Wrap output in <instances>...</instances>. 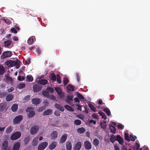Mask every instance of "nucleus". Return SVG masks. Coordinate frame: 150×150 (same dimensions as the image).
Here are the masks:
<instances>
[{
  "label": "nucleus",
  "instance_id": "34",
  "mask_svg": "<svg viewBox=\"0 0 150 150\" xmlns=\"http://www.w3.org/2000/svg\"><path fill=\"white\" fill-rule=\"evenodd\" d=\"M100 125L101 128L103 129L104 130H105L107 126L106 122L105 121H104L103 122H101L100 123Z\"/></svg>",
  "mask_w": 150,
  "mask_h": 150
},
{
  "label": "nucleus",
  "instance_id": "20",
  "mask_svg": "<svg viewBox=\"0 0 150 150\" xmlns=\"http://www.w3.org/2000/svg\"><path fill=\"white\" fill-rule=\"evenodd\" d=\"M21 143L19 142L15 143L13 145L12 150H18L20 147Z\"/></svg>",
  "mask_w": 150,
  "mask_h": 150
},
{
  "label": "nucleus",
  "instance_id": "62",
  "mask_svg": "<svg viewBox=\"0 0 150 150\" xmlns=\"http://www.w3.org/2000/svg\"><path fill=\"white\" fill-rule=\"evenodd\" d=\"M45 109L43 107H41L38 109V110L39 112H41L42 111Z\"/></svg>",
  "mask_w": 150,
  "mask_h": 150
},
{
  "label": "nucleus",
  "instance_id": "58",
  "mask_svg": "<svg viewBox=\"0 0 150 150\" xmlns=\"http://www.w3.org/2000/svg\"><path fill=\"white\" fill-rule=\"evenodd\" d=\"M55 115L57 116H59L60 115V112L58 110H55L54 112Z\"/></svg>",
  "mask_w": 150,
  "mask_h": 150
},
{
  "label": "nucleus",
  "instance_id": "23",
  "mask_svg": "<svg viewBox=\"0 0 150 150\" xmlns=\"http://www.w3.org/2000/svg\"><path fill=\"white\" fill-rule=\"evenodd\" d=\"M66 147L67 150H71L72 145L70 142L68 141L66 142Z\"/></svg>",
  "mask_w": 150,
  "mask_h": 150
},
{
  "label": "nucleus",
  "instance_id": "9",
  "mask_svg": "<svg viewBox=\"0 0 150 150\" xmlns=\"http://www.w3.org/2000/svg\"><path fill=\"white\" fill-rule=\"evenodd\" d=\"M55 90L60 98H62L64 96V94L62 93V89L61 88L56 87L55 88Z\"/></svg>",
  "mask_w": 150,
  "mask_h": 150
},
{
  "label": "nucleus",
  "instance_id": "12",
  "mask_svg": "<svg viewBox=\"0 0 150 150\" xmlns=\"http://www.w3.org/2000/svg\"><path fill=\"white\" fill-rule=\"evenodd\" d=\"M84 146L85 149L89 150L92 148V145L91 142L88 141H86L84 142Z\"/></svg>",
  "mask_w": 150,
  "mask_h": 150
},
{
  "label": "nucleus",
  "instance_id": "3",
  "mask_svg": "<svg viewBox=\"0 0 150 150\" xmlns=\"http://www.w3.org/2000/svg\"><path fill=\"white\" fill-rule=\"evenodd\" d=\"M12 53L10 51H5L3 52L1 56V58L3 59L5 58L10 57L12 56Z\"/></svg>",
  "mask_w": 150,
  "mask_h": 150
},
{
  "label": "nucleus",
  "instance_id": "26",
  "mask_svg": "<svg viewBox=\"0 0 150 150\" xmlns=\"http://www.w3.org/2000/svg\"><path fill=\"white\" fill-rule=\"evenodd\" d=\"M67 89L69 91H72L74 90V87L71 84H69L67 86Z\"/></svg>",
  "mask_w": 150,
  "mask_h": 150
},
{
  "label": "nucleus",
  "instance_id": "38",
  "mask_svg": "<svg viewBox=\"0 0 150 150\" xmlns=\"http://www.w3.org/2000/svg\"><path fill=\"white\" fill-rule=\"evenodd\" d=\"M5 72V69L4 67L1 65H0V75L3 74Z\"/></svg>",
  "mask_w": 150,
  "mask_h": 150
},
{
  "label": "nucleus",
  "instance_id": "42",
  "mask_svg": "<svg viewBox=\"0 0 150 150\" xmlns=\"http://www.w3.org/2000/svg\"><path fill=\"white\" fill-rule=\"evenodd\" d=\"M116 137L114 135H112L110 137V140L111 142L113 143L115 141H116Z\"/></svg>",
  "mask_w": 150,
  "mask_h": 150
},
{
  "label": "nucleus",
  "instance_id": "4",
  "mask_svg": "<svg viewBox=\"0 0 150 150\" xmlns=\"http://www.w3.org/2000/svg\"><path fill=\"white\" fill-rule=\"evenodd\" d=\"M19 62L20 60H18L15 61L9 60L6 61V64L8 67H11L16 65L18 62Z\"/></svg>",
  "mask_w": 150,
  "mask_h": 150
},
{
  "label": "nucleus",
  "instance_id": "52",
  "mask_svg": "<svg viewBox=\"0 0 150 150\" xmlns=\"http://www.w3.org/2000/svg\"><path fill=\"white\" fill-rule=\"evenodd\" d=\"M47 90L48 91L50 92V93H52L54 91V89L50 87H48L47 88Z\"/></svg>",
  "mask_w": 150,
  "mask_h": 150
},
{
  "label": "nucleus",
  "instance_id": "39",
  "mask_svg": "<svg viewBox=\"0 0 150 150\" xmlns=\"http://www.w3.org/2000/svg\"><path fill=\"white\" fill-rule=\"evenodd\" d=\"M33 80V78L31 75H28L26 76V81L29 82H31Z\"/></svg>",
  "mask_w": 150,
  "mask_h": 150
},
{
  "label": "nucleus",
  "instance_id": "11",
  "mask_svg": "<svg viewBox=\"0 0 150 150\" xmlns=\"http://www.w3.org/2000/svg\"><path fill=\"white\" fill-rule=\"evenodd\" d=\"M41 100L38 98H35L31 100L33 104L37 105L40 104L41 102Z\"/></svg>",
  "mask_w": 150,
  "mask_h": 150
},
{
  "label": "nucleus",
  "instance_id": "27",
  "mask_svg": "<svg viewBox=\"0 0 150 150\" xmlns=\"http://www.w3.org/2000/svg\"><path fill=\"white\" fill-rule=\"evenodd\" d=\"M109 127L111 132L115 134L116 132V129L115 127L111 124L109 125Z\"/></svg>",
  "mask_w": 150,
  "mask_h": 150
},
{
  "label": "nucleus",
  "instance_id": "22",
  "mask_svg": "<svg viewBox=\"0 0 150 150\" xmlns=\"http://www.w3.org/2000/svg\"><path fill=\"white\" fill-rule=\"evenodd\" d=\"M12 43V41L10 40H7L4 42V45L5 47L6 48H9V46Z\"/></svg>",
  "mask_w": 150,
  "mask_h": 150
},
{
  "label": "nucleus",
  "instance_id": "61",
  "mask_svg": "<svg viewBox=\"0 0 150 150\" xmlns=\"http://www.w3.org/2000/svg\"><path fill=\"white\" fill-rule=\"evenodd\" d=\"M74 101L75 103H78V104H79L80 103V100L77 97H75L74 98Z\"/></svg>",
  "mask_w": 150,
  "mask_h": 150
},
{
  "label": "nucleus",
  "instance_id": "51",
  "mask_svg": "<svg viewBox=\"0 0 150 150\" xmlns=\"http://www.w3.org/2000/svg\"><path fill=\"white\" fill-rule=\"evenodd\" d=\"M57 77V81L59 83H61V80L60 76L59 74H57L56 76Z\"/></svg>",
  "mask_w": 150,
  "mask_h": 150
},
{
  "label": "nucleus",
  "instance_id": "36",
  "mask_svg": "<svg viewBox=\"0 0 150 150\" xmlns=\"http://www.w3.org/2000/svg\"><path fill=\"white\" fill-rule=\"evenodd\" d=\"M50 79L53 81H56V76L55 74L54 73H52L50 76Z\"/></svg>",
  "mask_w": 150,
  "mask_h": 150
},
{
  "label": "nucleus",
  "instance_id": "53",
  "mask_svg": "<svg viewBox=\"0 0 150 150\" xmlns=\"http://www.w3.org/2000/svg\"><path fill=\"white\" fill-rule=\"evenodd\" d=\"M25 79V77L24 76H22V77L20 76H19L18 77V80L20 81H23Z\"/></svg>",
  "mask_w": 150,
  "mask_h": 150
},
{
  "label": "nucleus",
  "instance_id": "45",
  "mask_svg": "<svg viewBox=\"0 0 150 150\" xmlns=\"http://www.w3.org/2000/svg\"><path fill=\"white\" fill-rule=\"evenodd\" d=\"M124 137L125 140H126L128 142H129L130 141L128 133H125L124 134Z\"/></svg>",
  "mask_w": 150,
  "mask_h": 150
},
{
  "label": "nucleus",
  "instance_id": "31",
  "mask_svg": "<svg viewBox=\"0 0 150 150\" xmlns=\"http://www.w3.org/2000/svg\"><path fill=\"white\" fill-rule=\"evenodd\" d=\"M38 142V137H35L33 139L32 142V145L35 146L37 145Z\"/></svg>",
  "mask_w": 150,
  "mask_h": 150
},
{
  "label": "nucleus",
  "instance_id": "19",
  "mask_svg": "<svg viewBox=\"0 0 150 150\" xmlns=\"http://www.w3.org/2000/svg\"><path fill=\"white\" fill-rule=\"evenodd\" d=\"M48 81L45 79H43L40 80H39L38 81L37 83L40 85H45L47 84Z\"/></svg>",
  "mask_w": 150,
  "mask_h": 150
},
{
  "label": "nucleus",
  "instance_id": "8",
  "mask_svg": "<svg viewBox=\"0 0 150 150\" xmlns=\"http://www.w3.org/2000/svg\"><path fill=\"white\" fill-rule=\"evenodd\" d=\"M33 88L34 92H38L41 90L42 88V86L38 83L34 85Z\"/></svg>",
  "mask_w": 150,
  "mask_h": 150
},
{
  "label": "nucleus",
  "instance_id": "33",
  "mask_svg": "<svg viewBox=\"0 0 150 150\" xmlns=\"http://www.w3.org/2000/svg\"><path fill=\"white\" fill-rule=\"evenodd\" d=\"M64 108L67 110L68 111H74V109L73 108H72V107H71L70 106L66 105H64Z\"/></svg>",
  "mask_w": 150,
  "mask_h": 150
},
{
  "label": "nucleus",
  "instance_id": "32",
  "mask_svg": "<svg viewBox=\"0 0 150 150\" xmlns=\"http://www.w3.org/2000/svg\"><path fill=\"white\" fill-rule=\"evenodd\" d=\"M18 109V105L17 104H14L12 105L11 109L12 111L16 112Z\"/></svg>",
  "mask_w": 150,
  "mask_h": 150
},
{
  "label": "nucleus",
  "instance_id": "56",
  "mask_svg": "<svg viewBox=\"0 0 150 150\" xmlns=\"http://www.w3.org/2000/svg\"><path fill=\"white\" fill-rule=\"evenodd\" d=\"M11 33H16L17 32L16 29L13 27L11 29Z\"/></svg>",
  "mask_w": 150,
  "mask_h": 150
},
{
  "label": "nucleus",
  "instance_id": "30",
  "mask_svg": "<svg viewBox=\"0 0 150 150\" xmlns=\"http://www.w3.org/2000/svg\"><path fill=\"white\" fill-rule=\"evenodd\" d=\"M77 131L78 133L80 134H83L85 132L86 130L84 128L81 127L77 129Z\"/></svg>",
  "mask_w": 150,
  "mask_h": 150
},
{
  "label": "nucleus",
  "instance_id": "54",
  "mask_svg": "<svg viewBox=\"0 0 150 150\" xmlns=\"http://www.w3.org/2000/svg\"><path fill=\"white\" fill-rule=\"evenodd\" d=\"M30 140L29 137H27L25 138L24 139V142L25 144H27L28 142Z\"/></svg>",
  "mask_w": 150,
  "mask_h": 150
},
{
  "label": "nucleus",
  "instance_id": "16",
  "mask_svg": "<svg viewBox=\"0 0 150 150\" xmlns=\"http://www.w3.org/2000/svg\"><path fill=\"white\" fill-rule=\"evenodd\" d=\"M116 141H117L121 145L122 144L124 143L123 138L119 135H117L116 136Z\"/></svg>",
  "mask_w": 150,
  "mask_h": 150
},
{
  "label": "nucleus",
  "instance_id": "63",
  "mask_svg": "<svg viewBox=\"0 0 150 150\" xmlns=\"http://www.w3.org/2000/svg\"><path fill=\"white\" fill-rule=\"evenodd\" d=\"M118 128L119 129H122L124 128V126H123L122 124H119L118 125Z\"/></svg>",
  "mask_w": 150,
  "mask_h": 150
},
{
  "label": "nucleus",
  "instance_id": "59",
  "mask_svg": "<svg viewBox=\"0 0 150 150\" xmlns=\"http://www.w3.org/2000/svg\"><path fill=\"white\" fill-rule=\"evenodd\" d=\"M92 116L93 117L96 118L97 119H98V115L96 113H93L92 115Z\"/></svg>",
  "mask_w": 150,
  "mask_h": 150
},
{
  "label": "nucleus",
  "instance_id": "50",
  "mask_svg": "<svg viewBox=\"0 0 150 150\" xmlns=\"http://www.w3.org/2000/svg\"><path fill=\"white\" fill-rule=\"evenodd\" d=\"M42 94L44 96L46 97H48L49 96V93L46 91H42Z\"/></svg>",
  "mask_w": 150,
  "mask_h": 150
},
{
  "label": "nucleus",
  "instance_id": "46",
  "mask_svg": "<svg viewBox=\"0 0 150 150\" xmlns=\"http://www.w3.org/2000/svg\"><path fill=\"white\" fill-rule=\"evenodd\" d=\"M88 106L92 111L94 112L96 111V108L92 104L90 103L88 104Z\"/></svg>",
  "mask_w": 150,
  "mask_h": 150
},
{
  "label": "nucleus",
  "instance_id": "60",
  "mask_svg": "<svg viewBox=\"0 0 150 150\" xmlns=\"http://www.w3.org/2000/svg\"><path fill=\"white\" fill-rule=\"evenodd\" d=\"M30 97L29 95H28L26 96L24 98L25 100L26 101H28L29 100Z\"/></svg>",
  "mask_w": 150,
  "mask_h": 150
},
{
  "label": "nucleus",
  "instance_id": "29",
  "mask_svg": "<svg viewBox=\"0 0 150 150\" xmlns=\"http://www.w3.org/2000/svg\"><path fill=\"white\" fill-rule=\"evenodd\" d=\"M13 127L11 126L7 127L6 130V132L7 134L10 133L13 131Z\"/></svg>",
  "mask_w": 150,
  "mask_h": 150
},
{
  "label": "nucleus",
  "instance_id": "18",
  "mask_svg": "<svg viewBox=\"0 0 150 150\" xmlns=\"http://www.w3.org/2000/svg\"><path fill=\"white\" fill-rule=\"evenodd\" d=\"M51 138L53 140L55 139L58 137V134L56 131H53L50 134Z\"/></svg>",
  "mask_w": 150,
  "mask_h": 150
},
{
  "label": "nucleus",
  "instance_id": "41",
  "mask_svg": "<svg viewBox=\"0 0 150 150\" xmlns=\"http://www.w3.org/2000/svg\"><path fill=\"white\" fill-rule=\"evenodd\" d=\"M98 113L100 114V116L102 117V118L105 119H107V116L103 112L100 111Z\"/></svg>",
  "mask_w": 150,
  "mask_h": 150
},
{
  "label": "nucleus",
  "instance_id": "13",
  "mask_svg": "<svg viewBox=\"0 0 150 150\" xmlns=\"http://www.w3.org/2000/svg\"><path fill=\"white\" fill-rule=\"evenodd\" d=\"M8 145V142L7 141H4L2 143L1 147L2 150H10L7 149V147Z\"/></svg>",
  "mask_w": 150,
  "mask_h": 150
},
{
  "label": "nucleus",
  "instance_id": "57",
  "mask_svg": "<svg viewBox=\"0 0 150 150\" xmlns=\"http://www.w3.org/2000/svg\"><path fill=\"white\" fill-rule=\"evenodd\" d=\"M36 52L37 55H39L41 54V51L39 48H37L36 49Z\"/></svg>",
  "mask_w": 150,
  "mask_h": 150
},
{
  "label": "nucleus",
  "instance_id": "17",
  "mask_svg": "<svg viewBox=\"0 0 150 150\" xmlns=\"http://www.w3.org/2000/svg\"><path fill=\"white\" fill-rule=\"evenodd\" d=\"M6 103H2L0 104V111L2 112L6 110Z\"/></svg>",
  "mask_w": 150,
  "mask_h": 150
},
{
  "label": "nucleus",
  "instance_id": "5",
  "mask_svg": "<svg viewBox=\"0 0 150 150\" xmlns=\"http://www.w3.org/2000/svg\"><path fill=\"white\" fill-rule=\"evenodd\" d=\"M23 116L22 115H18L13 120V122L14 124H16L19 123L22 120Z\"/></svg>",
  "mask_w": 150,
  "mask_h": 150
},
{
  "label": "nucleus",
  "instance_id": "14",
  "mask_svg": "<svg viewBox=\"0 0 150 150\" xmlns=\"http://www.w3.org/2000/svg\"><path fill=\"white\" fill-rule=\"evenodd\" d=\"M82 146V143L81 142H77L75 145L74 147V150H79L81 148Z\"/></svg>",
  "mask_w": 150,
  "mask_h": 150
},
{
  "label": "nucleus",
  "instance_id": "49",
  "mask_svg": "<svg viewBox=\"0 0 150 150\" xmlns=\"http://www.w3.org/2000/svg\"><path fill=\"white\" fill-rule=\"evenodd\" d=\"M77 98L80 99L84 100V97L80 93L77 92Z\"/></svg>",
  "mask_w": 150,
  "mask_h": 150
},
{
  "label": "nucleus",
  "instance_id": "37",
  "mask_svg": "<svg viewBox=\"0 0 150 150\" xmlns=\"http://www.w3.org/2000/svg\"><path fill=\"white\" fill-rule=\"evenodd\" d=\"M7 94V92H2L0 90V98H3L5 97Z\"/></svg>",
  "mask_w": 150,
  "mask_h": 150
},
{
  "label": "nucleus",
  "instance_id": "64",
  "mask_svg": "<svg viewBox=\"0 0 150 150\" xmlns=\"http://www.w3.org/2000/svg\"><path fill=\"white\" fill-rule=\"evenodd\" d=\"M26 64L29 65L30 63V59L29 58H28L27 60L25 62Z\"/></svg>",
  "mask_w": 150,
  "mask_h": 150
},
{
  "label": "nucleus",
  "instance_id": "1",
  "mask_svg": "<svg viewBox=\"0 0 150 150\" xmlns=\"http://www.w3.org/2000/svg\"><path fill=\"white\" fill-rule=\"evenodd\" d=\"M26 111L28 112V115L29 118H32L34 117L35 115V112L34 111V108L32 107H28Z\"/></svg>",
  "mask_w": 150,
  "mask_h": 150
},
{
  "label": "nucleus",
  "instance_id": "35",
  "mask_svg": "<svg viewBox=\"0 0 150 150\" xmlns=\"http://www.w3.org/2000/svg\"><path fill=\"white\" fill-rule=\"evenodd\" d=\"M103 110L105 112L108 116L111 115V112L109 109L107 107L104 108Z\"/></svg>",
  "mask_w": 150,
  "mask_h": 150
},
{
  "label": "nucleus",
  "instance_id": "21",
  "mask_svg": "<svg viewBox=\"0 0 150 150\" xmlns=\"http://www.w3.org/2000/svg\"><path fill=\"white\" fill-rule=\"evenodd\" d=\"M57 145V143L56 142H53L49 146V148L50 150L54 149Z\"/></svg>",
  "mask_w": 150,
  "mask_h": 150
},
{
  "label": "nucleus",
  "instance_id": "25",
  "mask_svg": "<svg viewBox=\"0 0 150 150\" xmlns=\"http://www.w3.org/2000/svg\"><path fill=\"white\" fill-rule=\"evenodd\" d=\"M52 113V110L51 109H48L43 112V115L44 116L48 115Z\"/></svg>",
  "mask_w": 150,
  "mask_h": 150
},
{
  "label": "nucleus",
  "instance_id": "55",
  "mask_svg": "<svg viewBox=\"0 0 150 150\" xmlns=\"http://www.w3.org/2000/svg\"><path fill=\"white\" fill-rule=\"evenodd\" d=\"M76 106L77 107V109L81 111V107H83V106L79 104H77Z\"/></svg>",
  "mask_w": 150,
  "mask_h": 150
},
{
  "label": "nucleus",
  "instance_id": "28",
  "mask_svg": "<svg viewBox=\"0 0 150 150\" xmlns=\"http://www.w3.org/2000/svg\"><path fill=\"white\" fill-rule=\"evenodd\" d=\"M13 98V95L11 94H9L6 98V100L7 101H10L12 100Z\"/></svg>",
  "mask_w": 150,
  "mask_h": 150
},
{
  "label": "nucleus",
  "instance_id": "48",
  "mask_svg": "<svg viewBox=\"0 0 150 150\" xmlns=\"http://www.w3.org/2000/svg\"><path fill=\"white\" fill-rule=\"evenodd\" d=\"M74 123L76 125H79L81 124V121L79 120H74Z\"/></svg>",
  "mask_w": 150,
  "mask_h": 150
},
{
  "label": "nucleus",
  "instance_id": "6",
  "mask_svg": "<svg viewBox=\"0 0 150 150\" xmlns=\"http://www.w3.org/2000/svg\"><path fill=\"white\" fill-rule=\"evenodd\" d=\"M48 144V142H46L41 143L38 145L37 148L38 150H44L46 148Z\"/></svg>",
  "mask_w": 150,
  "mask_h": 150
},
{
  "label": "nucleus",
  "instance_id": "2",
  "mask_svg": "<svg viewBox=\"0 0 150 150\" xmlns=\"http://www.w3.org/2000/svg\"><path fill=\"white\" fill-rule=\"evenodd\" d=\"M21 134L19 131L13 133L11 135L10 139L12 140H14L18 139L21 136Z\"/></svg>",
  "mask_w": 150,
  "mask_h": 150
},
{
  "label": "nucleus",
  "instance_id": "43",
  "mask_svg": "<svg viewBox=\"0 0 150 150\" xmlns=\"http://www.w3.org/2000/svg\"><path fill=\"white\" fill-rule=\"evenodd\" d=\"M33 37H30L28 40V43L29 45L32 44L33 42Z\"/></svg>",
  "mask_w": 150,
  "mask_h": 150
},
{
  "label": "nucleus",
  "instance_id": "24",
  "mask_svg": "<svg viewBox=\"0 0 150 150\" xmlns=\"http://www.w3.org/2000/svg\"><path fill=\"white\" fill-rule=\"evenodd\" d=\"M54 106L56 108L59 110L60 111L62 112H63L64 111V109L62 106H61L60 105L57 103L55 104Z\"/></svg>",
  "mask_w": 150,
  "mask_h": 150
},
{
  "label": "nucleus",
  "instance_id": "47",
  "mask_svg": "<svg viewBox=\"0 0 150 150\" xmlns=\"http://www.w3.org/2000/svg\"><path fill=\"white\" fill-rule=\"evenodd\" d=\"M25 87V84L24 83H21L18 85V87L19 89L24 88Z\"/></svg>",
  "mask_w": 150,
  "mask_h": 150
},
{
  "label": "nucleus",
  "instance_id": "15",
  "mask_svg": "<svg viewBox=\"0 0 150 150\" xmlns=\"http://www.w3.org/2000/svg\"><path fill=\"white\" fill-rule=\"evenodd\" d=\"M73 96L68 95L65 101L69 104H71L73 101Z\"/></svg>",
  "mask_w": 150,
  "mask_h": 150
},
{
  "label": "nucleus",
  "instance_id": "44",
  "mask_svg": "<svg viewBox=\"0 0 150 150\" xmlns=\"http://www.w3.org/2000/svg\"><path fill=\"white\" fill-rule=\"evenodd\" d=\"M69 82V80L66 77H64L63 80V84L65 86Z\"/></svg>",
  "mask_w": 150,
  "mask_h": 150
},
{
  "label": "nucleus",
  "instance_id": "7",
  "mask_svg": "<svg viewBox=\"0 0 150 150\" xmlns=\"http://www.w3.org/2000/svg\"><path fill=\"white\" fill-rule=\"evenodd\" d=\"M39 129V127L38 125H34L32 127L30 130V133L32 135L35 134L38 131Z\"/></svg>",
  "mask_w": 150,
  "mask_h": 150
},
{
  "label": "nucleus",
  "instance_id": "40",
  "mask_svg": "<svg viewBox=\"0 0 150 150\" xmlns=\"http://www.w3.org/2000/svg\"><path fill=\"white\" fill-rule=\"evenodd\" d=\"M99 140L97 139H95L93 140V144L95 146H97L99 145Z\"/></svg>",
  "mask_w": 150,
  "mask_h": 150
},
{
  "label": "nucleus",
  "instance_id": "10",
  "mask_svg": "<svg viewBox=\"0 0 150 150\" xmlns=\"http://www.w3.org/2000/svg\"><path fill=\"white\" fill-rule=\"evenodd\" d=\"M68 135L67 134H64L60 138L59 143L63 144L66 141L67 139Z\"/></svg>",
  "mask_w": 150,
  "mask_h": 150
}]
</instances>
